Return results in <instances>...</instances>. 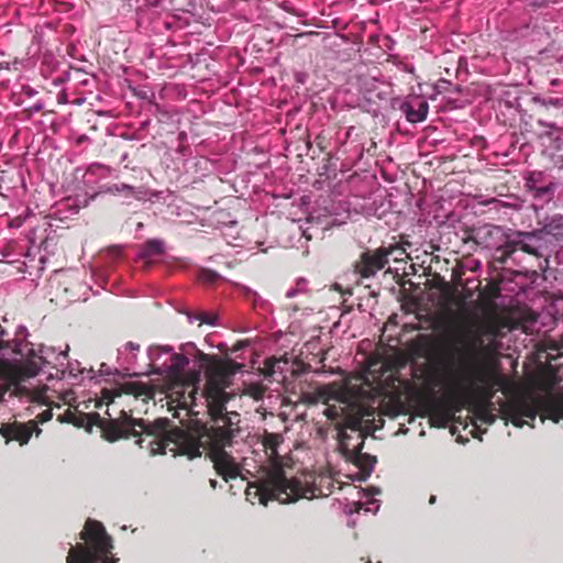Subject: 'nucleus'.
Masks as SVG:
<instances>
[{
  "label": "nucleus",
  "mask_w": 563,
  "mask_h": 563,
  "mask_svg": "<svg viewBox=\"0 0 563 563\" xmlns=\"http://www.w3.org/2000/svg\"><path fill=\"white\" fill-rule=\"evenodd\" d=\"M157 424L158 430L154 431L143 422V434L152 435L147 443L152 455L169 452L173 456L183 454L194 459L201 455L200 448L208 446L210 459L223 479L246 478L247 475L255 479L254 483L249 484L245 492L251 503L257 499L260 504L266 506L269 500L275 499L282 504H288L299 498L312 499L322 495L320 488L307 476L296 478L286 475L285 459L280 454L284 439L278 433H267L264 437L262 444L266 461L257 466L253 457H243L242 462H238L225 451L232 438L229 429L212 428L197 439L177 428L168 430L166 420H159Z\"/></svg>",
  "instance_id": "obj_1"
},
{
  "label": "nucleus",
  "mask_w": 563,
  "mask_h": 563,
  "mask_svg": "<svg viewBox=\"0 0 563 563\" xmlns=\"http://www.w3.org/2000/svg\"><path fill=\"white\" fill-rule=\"evenodd\" d=\"M147 360L148 364L145 369L143 368V375L162 376L166 387V397L172 402H177V406L184 409L195 402L200 374L199 372H185L189 364L188 357L175 353L169 346H150Z\"/></svg>",
  "instance_id": "obj_2"
},
{
  "label": "nucleus",
  "mask_w": 563,
  "mask_h": 563,
  "mask_svg": "<svg viewBox=\"0 0 563 563\" xmlns=\"http://www.w3.org/2000/svg\"><path fill=\"white\" fill-rule=\"evenodd\" d=\"M474 349L475 344L467 350L471 357L464 363L457 390L450 398V408L453 412H457L468 407L477 420L492 424L496 417L489 409L490 404L477 400L475 396L492 393L498 385L499 377L493 369L475 361Z\"/></svg>",
  "instance_id": "obj_3"
},
{
  "label": "nucleus",
  "mask_w": 563,
  "mask_h": 563,
  "mask_svg": "<svg viewBox=\"0 0 563 563\" xmlns=\"http://www.w3.org/2000/svg\"><path fill=\"white\" fill-rule=\"evenodd\" d=\"M506 422L521 428L529 424L540 413L542 420L550 419L558 423L563 419V394L547 393L543 396H519L503 404L500 408Z\"/></svg>",
  "instance_id": "obj_4"
},
{
  "label": "nucleus",
  "mask_w": 563,
  "mask_h": 563,
  "mask_svg": "<svg viewBox=\"0 0 563 563\" xmlns=\"http://www.w3.org/2000/svg\"><path fill=\"white\" fill-rule=\"evenodd\" d=\"M84 543L71 545L66 563H118L113 553L112 538L104 526L95 519H88L80 532Z\"/></svg>",
  "instance_id": "obj_5"
},
{
  "label": "nucleus",
  "mask_w": 563,
  "mask_h": 563,
  "mask_svg": "<svg viewBox=\"0 0 563 563\" xmlns=\"http://www.w3.org/2000/svg\"><path fill=\"white\" fill-rule=\"evenodd\" d=\"M68 346L65 351L56 354L54 347L41 345L37 351L31 349L26 354L23 364L16 365L4 358L2 346H0V379L14 385L18 389L27 390L26 382L29 378L40 374L43 366L58 361L59 357H66Z\"/></svg>",
  "instance_id": "obj_6"
},
{
  "label": "nucleus",
  "mask_w": 563,
  "mask_h": 563,
  "mask_svg": "<svg viewBox=\"0 0 563 563\" xmlns=\"http://www.w3.org/2000/svg\"><path fill=\"white\" fill-rule=\"evenodd\" d=\"M345 390L339 388L334 389L331 386H324L320 389V397L327 401L334 399L338 401L333 405H328L323 413L331 420L342 418L344 427L350 428L356 432L362 428L363 421H371L372 412L356 404H347L345 400Z\"/></svg>",
  "instance_id": "obj_7"
},
{
  "label": "nucleus",
  "mask_w": 563,
  "mask_h": 563,
  "mask_svg": "<svg viewBox=\"0 0 563 563\" xmlns=\"http://www.w3.org/2000/svg\"><path fill=\"white\" fill-rule=\"evenodd\" d=\"M231 373L223 365L212 366L207 373L206 388L201 397L206 399L213 416L222 415L224 405L229 400L225 389L230 385Z\"/></svg>",
  "instance_id": "obj_8"
},
{
  "label": "nucleus",
  "mask_w": 563,
  "mask_h": 563,
  "mask_svg": "<svg viewBox=\"0 0 563 563\" xmlns=\"http://www.w3.org/2000/svg\"><path fill=\"white\" fill-rule=\"evenodd\" d=\"M339 437V448L341 453L344 455L346 461L357 467V472L349 475V477L352 481H366L373 472L376 460L372 455L361 453L363 445L362 434L356 433L357 442L355 444L350 443L351 437L347 435L345 431H340Z\"/></svg>",
  "instance_id": "obj_9"
},
{
  "label": "nucleus",
  "mask_w": 563,
  "mask_h": 563,
  "mask_svg": "<svg viewBox=\"0 0 563 563\" xmlns=\"http://www.w3.org/2000/svg\"><path fill=\"white\" fill-rule=\"evenodd\" d=\"M398 250L396 246L388 249H379L373 254H363L362 262L358 264L357 269L363 277H371L378 271L384 268L388 262V256Z\"/></svg>",
  "instance_id": "obj_10"
},
{
  "label": "nucleus",
  "mask_w": 563,
  "mask_h": 563,
  "mask_svg": "<svg viewBox=\"0 0 563 563\" xmlns=\"http://www.w3.org/2000/svg\"><path fill=\"white\" fill-rule=\"evenodd\" d=\"M40 435L42 430L36 426L34 421H29L27 423H21L14 421L13 423L3 424L0 428V433L2 437L8 440L19 441L21 445L26 444L32 435Z\"/></svg>",
  "instance_id": "obj_11"
},
{
  "label": "nucleus",
  "mask_w": 563,
  "mask_h": 563,
  "mask_svg": "<svg viewBox=\"0 0 563 563\" xmlns=\"http://www.w3.org/2000/svg\"><path fill=\"white\" fill-rule=\"evenodd\" d=\"M136 426H141V422L122 411L121 417L112 420L106 428L107 439L109 441H115L120 438L136 435L134 429Z\"/></svg>",
  "instance_id": "obj_12"
},
{
  "label": "nucleus",
  "mask_w": 563,
  "mask_h": 563,
  "mask_svg": "<svg viewBox=\"0 0 563 563\" xmlns=\"http://www.w3.org/2000/svg\"><path fill=\"white\" fill-rule=\"evenodd\" d=\"M400 110L409 122L419 123L427 119L429 104L423 97L413 95L401 103Z\"/></svg>",
  "instance_id": "obj_13"
},
{
  "label": "nucleus",
  "mask_w": 563,
  "mask_h": 563,
  "mask_svg": "<svg viewBox=\"0 0 563 563\" xmlns=\"http://www.w3.org/2000/svg\"><path fill=\"white\" fill-rule=\"evenodd\" d=\"M140 350V345L134 342H128L123 345V347L118 351V362L120 365L119 369H115L118 375H122V377H136L139 374L132 371L133 364L137 361V352Z\"/></svg>",
  "instance_id": "obj_14"
},
{
  "label": "nucleus",
  "mask_w": 563,
  "mask_h": 563,
  "mask_svg": "<svg viewBox=\"0 0 563 563\" xmlns=\"http://www.w3.org/2000/svg\"><path fill=\"white\" fill-rule=\"evenodd\" d=\"M64 291L68 301H85L87 300L88 291L90 287L82 283L77 272H70L64 276Z\"/></svg>",
  "instance_id": "obj_15"
},
{
  "label": "nucleus",
  "mask_w": 563,
  "mask_h": 563,
  "mask_svg": "<svg viewBox=\"0 0 563 563\" xmlns=\"http://www.w3.org/2000/svg\"><path fill=\"white\" fill-rule=\"evenodd\" d=\"M122 393L137 397L139 395H141V384L137 382H123L120 384L119 390L106 388L102 390L101 401L109 405L110 402L113 401L115 396H119Z\"/></svg>",
  "instance_id": "obj_16"
},
{
  "label": "nucleus",
  "mask_w": 563,
  "mask_h": 563,
  "mask_svg": "<svg viewBox=\"0 0 563 563\" xmlns=\"http://www.w3.org/2000/svg\"><path fill=\"white\" fill-rule=\"evenodd\" d=\"M511 243L529 254L538 255L540 245L533 233L518 232Z\"/></svg>",
  "instance_id": "obj_17"
},
{
  "label": "nucleus",
  "mask_w": 563,
  "mask_h": 563,
  "mask_svg": "<svg viewBox=\"0 0 563 563\" xmlns=\"http://www.w3.org/2000/svg\"><path fill=\"white\" fill-rule=\"evenodd\" d=\"M542 176L543 174L541 172H532L526 178L527 187L529 188V190L534 191L537 196H542L552 192L556 187L555 184L553 183L544 187H539L538 183L541 180Z\"/></svg>",
  "instance_id": "obj_18"
},
{
  "label": "nucleus",
  "mask_w": 563,
  "mask_h": 563,
  "mask_svg": "<svg viewBox=\"0 0 563 563\" xmlns=\"http://www.w3.org/2000/svg\"><path fill=\"white\" fill-rule=\"evenodd\" d=\"M380 493V490L378 488H371V493L368 492H365V490H358L357 494L358 495H363L364 497H366V500L363 501V500H358L356 504H357V509L356 511H361V510H364L365 512H377L379 506L377 504V500L373 498L374 495H378Z\"/></svg>",
  "instance_id": "obj_19"
},
{
  "label": "nucleus",
  "mask_w": 563,
  "mask_h": 563,
  "mask_svg": "<svg viewBox=\"0 0 563 563\" xmlns=\"http://www.w3.org/2000/svg\"><path fill=\"white\" fill-rule=\"evenodd\" d=\"M107 191L112 195H123L126 199H139L137 191L134 187L125 184H114L107 188Z\"/></svg>",
  "instance_id": "obj_20"
},
{
  "label": "nucleus",
  "mask_w": 563,
  "mask_h": 563,
  "mask_svg": "<svg viewBox=\"0 0 563 563\" xmlns=\"http://www.w3.org/2000/svg\"><path fill=\"white\" fill-rule=\"evenodd\" d=\"M165 245L162 240L153 239L143 244V260L148 256L159 255L164 252Z\"/></svg>",
  "instance_id": "obj_21"
},
{
  "label": "nucleus",
  "mask_w": 563,
  "mask_h": 563,
  "mask_svg": "<svg viewBox=\"0 0 563 563\" xmlns=\"http://www.w3.org/2000/svg\"><path fill=\"white\" fill-rule=\"evenodd\" d=\"M85 372H87L89 378L92 379L95 377L90 375L93 372L92 368L87 371L86 368H81L78 363H69L68 369L62 372V378H65L66 375L69 377L79 378L85 374Z\"/></svg>",
  "instance_id": "obj_22"
},
{
  "label": "nucleus",
  "mask_w": 563,
  "mask_h": 563,
  "mask_svg": "<svg viewBox=\"0 0 563 563\" xmlns=\"http://www.w3.org/2000/svg\"><path fill=\"white\" fill-rule=\"evenodd\" d=\"M38 228H34L29 230L26 238L32 246H41L45 241L44 233L46 232V229H43L42 234H37Z\"/></svg>",
  "instance_id": "obj_23"
},
{
  "label": "nucleus",
  "mask_w": 563,
  "mask_h": 563,
  "mask_svg": "<svg viewBox=\"0 0 563 563\" xmlns=\"http://www.w3.org/2000/svg\"><path fill=\"white\" fill-rule=\"evenodd\" d=\"M219 274L212 271L203 269L199 274V279L207 284H212L219 278Z\"/></svg>",
  "instance_id": "obj_24"
},
{
  "label": "nucleus",
  "mask_w": 563,
  "mask_h": 563,
  "mask_svg": "<svg viewBox=\"0 0 563 563\" xmlns=\"http://www.w3.org/2000/svg\"><path fill=\"white\" fill-rule=\"evenodd\" d=\"M196 319L199 320L201 323H206V324H210V325H216V323H217V317L210 316L208 313H201V314L197 316Z\"/></svg>",
  "instance_id": "obj_25"
},
{
  "label": "nucleus",
  "mask_w": 563,
  "mask_h": 563,
  "mask_svg": "<svg viewBox=\"0 0 563 563\" xmlns=\"http://www.w3.org/2000/svg\"><path fill=\"white\" fill-rule=\"evenodd\" d=\"M110 374H112L110 366H108L107 364L102 363L100 365V368H99V375L100 376H107V375H110Z\"/></svg>",
  "instance_id": "obj_26"
},
{
  "label": "nucleus",
  "mask_w": 563,
  "mask_h": 563,
  "mask_svg": "<svg viewBox=\"0 0 563 563\" xmlns=\"http://www.w3.org/2000/svg\"><path fill=\"white\" fill-rule=\"evenodd\" d=\"M23 221H24V219H22L21 217H16L10 221L9 227L10 228H20L23 224Z\"/></svg>",
  "instance_id": "obj_27"
},
{
  "label": "nucleus",
  "mask_w": 563,
  "mask_h": 563,
  "mask_svg": "<svg viewBox=\"0 0 563 563\" xmlns=\"http://www.w3.org/2000/svg\"><path fill=\"white\" fill-rule=\"evenodd\" d=\"M52 416H53V415H52V411H51V410H45V411H43V412L41 413L42 421L44 422V421H48V420H51Z\"/></svg>",
  "instance_id": "obj_28"
},
{
  "label": "nucleus",
  "mask_w": 563,
  "mask_h": 563,
  "mask_svg": "<svg viewBox=\"0 0 563 563\" xmlns=\"http://www.w3.org/2000/svg\"><path fill=\"white\" fill-rule=\"evenodd\" d=\"M142 393H143V397H147V398L153 397L151 388L147 387L145 384H143Z\"/></svg>",
  "instance_id": "obj_29"
},
{
  "label": "nucleus",
  "mask_w": 563,
  "mask_h": 563,
  "mask_svg": "<svg viewBox=\"0 0 563 563\" xmlns=\"http://www.w3.org/2000/svg\"><path fill=\"white\" fill-rule=\"evenodd\" d=\"M301 290H302V288H291V289H289V290L286 292V296H287L288 298H292V297H295V296L297 295V292H298V291H301Z\"/></svg>",
  "instance_id": "obj_30"
},
{
  "label": "nucleus",
  "mask_w": 563,
  "mask_h": 563,
  "mask_svg": "<svg viewBox=\"0 0 563 563\" xmlns=\"http://www.w3.org/2000/svg\"><path fill=\"white\" fill-rule=\"evenodd\" d=\"M485 333H489L492 335H496V327L493 325V324H488L486 328H485Z\"/></svg>",
  "instance_id": "obj_31"
},
{
  "label": "nucleus",
  "mask_w": 563,
  "mask_h": 563,
  "mask_svg": "<svg viewBox=\"0 0 563 563\" xmlns=\"http://www.w3.org/2000/svg\"><path fill=\"white\" fill-rule=\"evenodd\" d=\"M42 108H43V104H42V103H35V104H33V106L31 107V111H33V112H37V111L42 110Z\"/></svg>",
  "instance_id": "obj_32"
},
{
  "label": "nucleus",
  "mask_w": 563,
  "mask_h": 563,
  "mask_svg": "<svg viewBox=\"0 0 563 563\" xmlns=\"http://www.w3.org/2000/svg\"><path fill=\"white\" fill-rule=\"evenodd\" d=\"M21 345H22V343H16V344H15V347H14V353H15V354L23 355V351H22Z\"/></svg>",
  "instance_id": "obj_33"
},
{
  "label": "nucleus",
  "mask_w": 563,
  "mask_h": 563,
  "mask_svg": "<svg viewBox=\"0 0 563 563\" xmlns=\"http://www.w3.org/2000/svg\"><path fill=\"white\" fill-rule=\"evenodd\" d=\"M210 485H211L212 487H216L217 482H216L214 479H211V481H210Z\"/></svg>",
  "instance_id": "obj_34"
},
{
  "label": "nucleus",
  "mask_w": 563,
  "mask_h": 563,
  "mask_svg": "<svg viewBox=\"0 0 563 563\" xmlns=\"http://www.w3.org/2000/svg\"><path fill=\"white\" fill-rule=\"evenodd\" d=\"M435 501V496L430 497V504H433Z\"/></svg>",
  "instance_id": "obj_35"
},
{
  "label": "nucleus",
  "mask_w": 563,
  "mask_h": 563,
  "mask_svg": "<svg viewBox=\"0 0 563 563\" xmlns=\"http://www.w3.org/2000/svg\"><path fill=\"white\" fill-rule=\"evenodd\" d=\"M3 394H4V393H3V390L0 388V401H1V400H2V398H3Z\"/></svg>",
  "instance_id": "obj_36"
},
{
  "label": "nucleus",
  "mask_w": 563,
  "mask_h": 563,
  "mask_svg": "<svg viewBox=\"0 0 563 563\" xmlns=\"http://www.w3.org/2000/svg\"><path fill=\"white\" fill-rule=\"evenodd\" d=\"M135 443H136L137 445H141V438L136 439V440H135Z\"/></svg>",
  "instance_id": "obj_37"
},
{
  "label": "nucleus",
  "mask_w": 563,
  "mask_h": 563,
  "mask_svg": "<svg viewBox=\"0 0 563 563\" xmlns=\"http://www.w3.org/2000/svg\"><path fill=\"white\" fill-rule=\"evenodd\" d=\"M44 390H45V387H42V389H41V393H40V394H42ZM41 396H42V395H37V398H41Z\"/></svg>",
  "instance_id": "obj_38"
},
{
  "label": "nucleus",
  "mask_w": 563,
  "mask_h": 563,
  "mask_svg": "<svg viewBox=\"0 0 563 563\" xmlns=\"http://www.w3.org/2000/svg\"><path fill=\"white\" fill-rule=\"evenodd\" d=\"M369 563V562H368Z\"/></svg>",
  "instance_id": "obj_39"
}]
</instances>
